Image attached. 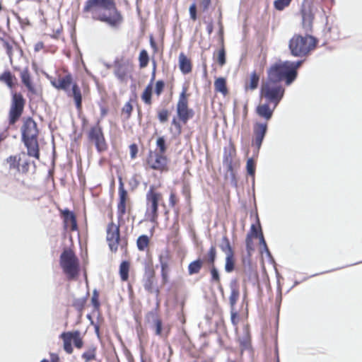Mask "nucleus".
<instances>
[{"mask_svg":"<svg viewBox=\"0 0 362 362\" xmlns=\"http://www.w3.org/2000/svg\"><path fill=\"white\" fill-rule=\"evenodd\" d=\"M302 61L291 62L286 61L276 63L268 71V78L263 82L261 87V96L272 103L274 108L276 107L284 96V89L279 82L284 78L286 84H291L296 78L297 69L301 65Z\"/></svg>","mask_w":362,"mask_h":362,"instance_id":"f257e3e1","label":"nucleus"},{"mask_svg":"<svg viewBox=\"0 0 362 362\" xmlns=\"http://www.w3.org/2000/svg\"><path fill=\"white\" fill-rule=\"evenodd\" d=\"M83 11L90 12L93 18L105 23L112 28H118L123 21L122 16L113 0H88Z\"/></svg>","mask_w":362,"mask_h":362,"instance_id":"f03ea898","label":"nucleus"},{"mask_svg":"<svg viewBox=\"0 0 362 362\" xmlns=\"http://www.w3.org/2000/svg\"><path fill=\"white\" fill-rule=\"evenodd\" d=\"M23 140L28 148L29 156L39 158L37 136L38 129L36 122L30 117L25 119L21 127Z\"/></svg>","mask_w":362,"mask_h":362,"instance_id":"7ed1b4c3","label":"nucleus"},{"mask_svg":"<svg viewBox=\"0 0 362 362\" xmlns=\"http://www.w3.org/2000/svg\"><path fill=\"white\" fill-rule=\"evenodd\" d=\"M316 45V40L311 35L303 37L295 35L289 41V49L292 55L303 57L313 49Z\"/></svg>","mask_w":362,"mask_h":362,"instance_id":"20e7f679","label":"nucleus"},{"mask_svg":"<svg viewBox=\"0 0 362 362\" xmlns=\"http://www.w3.org/2000/svg\"><path fill=\"white\" fill-rule=\"evenodd\" d=\"M51 83L54 88L64 90L69 96H73L77 109H81L82 100L81 90L76 83H72L71 75L54 79L51 81Z\"/></svg>","mask_w":362,"mask_h":362,"instance_id":"39448f33","label":"nucleus"},{"mask_svg":"<svg viewBox=\"0 0 362 362\" xmlns=\"http://www.w3.org/2000/svg\"><path fill=\"white\" fill-rule=\"evenodd\" d=\"M146 216L147 219L153 223H156L158 218V207L163 203V194L154 185L149 187L146 195Z\"/></svg>","mask_w":362,"mask_h":362,"instance_id":"423d86ee","label":"nucleus"},{"mask_svg":"<svg viewBox=\"0 0 362 362\" xmlns=\"http://www.w3.org/2000/svg\"><path fill=\"white\" fill-rule=\"evenodd\" d=\"M60 265L69 279H74L78 274V259L71 250H64L62 253Z\"/></svg>","mask_w":362,"mask_h":362,"instance_id":"0eeeda50","label":"nucleus"},{"mask_svg":"<svg viewBox=\"0 0 362 362\" xmlns=\"http://www.w3.org/2000/svg\"><path fill=\"white\" fill-rule=\"evenodd\" d=\"M88 138L89 142L95 146L98 152H103L107 149L102 128L98 124L90 128L88 133Z\"/></svg>","mask_w":362,"mask_h":362,"instance_id":"6e6552de","label":"nucleus"},{"mask_svg":"<svg viewBox=\"0 0 362 362\" xmlns=\"http://www.w3.org/2000/svg\"><path fill=\"white\" fill-rule=\"evenodd\" d=\"M25 101L22 95L20 94H14L12 99V103L9 111V122L14 124L21 117Z\"/></svg>","mask_w":362,"mask_h":362,"instance_id":"1a4fd4ad","label":"nucleus"},{"mask_svg":"<svg viewBox=\"0 0 362 362\" xmlns=\"http://www.w3.org/2000/svg\"><path fill=\"white\" fill-rule=\"evenodd\" d=\"M177 112L179 118L184 122L187 121L192 116V112L188 109L187 107V98L186 95V89H183L180 95L179 100L177 105Z\"/></svg>","mask_w":362,"mask_h":362,"instance_id":"9d476101","label":"nucleus"},{"mask_svg":"<svg viewBox=\"0 0 362 362\" xmlns=\"http://www.w3.org/2000/svg\"><path fill=\"white\" fill-rule=\"evenodd\" d=\"M119 240V228L117 225L111 223L107 228V241L112 251H116Z\"/></svg>","mask_w":362,"mask_h":362,"instance_id":"9b49d317","label":"nucleus"},{"mask_svg":"<svg viewBox=\"0 0 362 362\" xmlns=\"http://www.w3.org/2000/svg\"><path fill=\"white\" fill-rule=\"evenodd\" d=\"M167 163V158L161 153H151L148 158V165L154 170H163L166 168Z\"/></svg>","mask_w":362,"mask_h":362,"instance_id":"f8f14e48","label":"nucleus"},{"mask_svg":"<svg viewBox=\"0 0 362 362\" xmlns=\"http://www.w3.org/2000/svg\"><path fill=\"white\" fill-rule=\"evenodd\" d=\"M267 129V124L257 123L254 127L255 145L259 149Z\"/></svg>","mask_w":362,"mask_h":362,"instance_id":"ddd939ff","label":"nucleus"},{"mask_svg":"<svg viewBox=\"0 0 362 362\" xmlns=\"http://www.w3.org/2000/svg\"><path fill=\"white\" fill-rule=\"evenodd\" d=\"M302 14V25L305 31H310L313 20V15L310 9L303 8Z\"/></svg>","mask_w":362,"mask_h":362,"instance_id":"4468645a","label":"nucleus"},{"mask_svg":"<svg viewBox=\"0 0 362 362\" xmlns=\"http://www.w3.org/2000/svg\"><path fill=\"white\" fill-rule=\"evenodd\" d=\"M155 70H156V63H153V76L151 78V81L150 83L146 87L145 90H144L142 95H141V99L142 100L148 105H150L151 103V95H152V90H153V81L154 80V75H155Z\"/></svg>","mask_w":362,"mask_h":362,"instance_id":"2eb2a0df","label":"nucleus"},{"mask_svg":"<svg viewBox=\"0 0 362 362\" xmlns=\"http://www.w3.org/2000/svg\"><path fill=\"white\" fill-rule=\"evenodd\" d=\"M119 202L117 206L118 216L119 218H122V216L126 212V199H127V192L124 189L122 186L121 185L119 187Z\"/></svg>","mask_w":362,"mask_h":362,"instance_id":"dca6fc26","label":"nucleus"},{"mask_svg":"<svg viewBox=\"0 0 362 362\" xmlns=\"http://www.w3.org/2000/svg\"><path fill=\"white\" fill-rule=\"evenodd\" d=\"M129 65L128 63H117L115 66V74L116 76L121 81H124L129 71Z\"/></svg>","mask_w":362,"mask_h":362,"instance_id":"f3484780","label":"nucleus"},{"mask_svg":"<svg viewBox=\"0 0 362 362\" xmlns=\"http://www.w3.org/2000/svg\"><path fill=\"white\" fill-rule=\"evenodd\" d=\"M63 214L66 228H70L71 230H76L77 224L74 214L69 211H64Z\"/></svg>","mask_w":362,"mask_h":362,"instance_id":"a211bd4d","label":"nucleus"},{"mask_svg":"<svg viewBox=\"0 0 362 362\" xmlns=\"http://www.w3.org/2000/svg\"><path fill=\"white\" fill-rule=\"evenodd\" d=\"M179 66L183 74H187L191 71V63L183 53L179 55Z\"/></svg>","mask_w":362,"mask_h":362,"instance_id":"6ab92c4d","label":"nucleus"},{"mask_svg":"<svg viewBox=\"0 0 362 362\" xmlns=\"http://www.w3.org/2000/svg\"><path fill=\"white\" fill-rule=\"evenodd\" d=\"M274 109V107L270 109L268 104H262L257 106V112L264 119H269L272 116Z\"/></svg>","mask_w":362,"mask_h":362,"instance_id":"aec40b11","label":"nucleus"},{"mask_svg":"<svg viewBox=\"0 0 362 362\" xmlns=\"http://www.w3.org/2000/svg\"><path fill=\"white\" fill-rule=\"evenodd\" d=\"M214 88L216 91L222 93L223 95H226L228 93L226 81L224 78L220 77L216 79L214 81Z\"/></svg>","mask_w":362,"mask_h":362,"instance_id":"412c9836","label":"nucleus"},{"mask_svg":"<svg viewBox=\"0 0 362 362\" xmlns=\"http://www.w3.org/2000/svg\"><path fill=\"white\" fill-rule=\"evenodd\" d=\"M235 155V151L233 148H225L223 154V164L228 168L230 169L232 166L233 157Z\"/></svg>","mask_w":362,"mask_h":362,"instance_id":"4be33fe9","label":"nucleus"},{"mask_svg":"<svg viewBox=\"0 0 362 362\" xmlns=\"http://www.w3.org/2000/svg\"><path fill=\"white\" fill-rule=\"evenodd\" d=\"M67 334H70L69 337L71 341L74 342L76 347L81 349L83 346V341L78 331L68 332Z\"/></svg>","mask_w":362,"mask_h":362,"instance_id":"5701e85b","label":"nucleus"},{"mask_svg":"<svg viewBox=\"0 0 362 362\" xmlns=\"http://www.w3.org/2000/svg\"><path fill=\"white\" fill-rule=\"evenodd\" d=\"M129 263L124 261L119 266V275L122 281H127L129 278Z\"/></svg>","mask_w":362,"mask_h":362,"instance_id":"b1692460","label":"nucleus"},{"mask_svg":"<svg viewBox=\"0 0 362 362\" xmlns=\"http://www.w3.org/2000/svg\"><path fill=\"white\" fill-rule=\"evenodd\" d=\"M70 334H68L67 332H64L61 334V338L64 341V349L68 354H71L73 351V348L71 346V340L69 337Z\"/></svg>","mask_w":362,"mask_h":362,"instance_id":"393cba45","label":"nucleus"},{"mask_svg":"<svg viewBox=\"0 0 362 362\" xmlns=\"http://www.w3.org/2000/svg\"><path fill=\"white\" fill-rule=\"evenodd\" d=\"M259 76L255 72H253L250 76L249 83L245 84V89L255 90L257 88L259 83Z\"/></svg>","mask_w":362,"mask_h":362,"instance_id":"a878e982","label":"nucleus"},{"mask_svg":"<svg viewBox=\"0 0 362 362\" xmlns=\"http://www.w3.org/2000/svg\"><path fill=\"white\" fill-rule=\"evenodd\" d=\"M21 79L24 85L27 87L29 91L34 93L35 88L30 82V75L27 71H23L21 73Z\"/></svg>","mask_w":362,"mask_h":362,"instance_id":"bb28decb","label":"nucleus"},{"mask_svg":"<svg viewBox=\"0 0 362 362\" xmlns=\"http://www.w3.org/2000/svg\"><path fill=\"white\" fill-rule=\"evenodd\" d=\"M219 247L226 254V255L233 254L229 240L226 237H223L221 243L220 244Z\"/></svg>","mask_w":362,"mask_h":362,"instance_id":"cd10ccee","label":"nucleus"},{"mask_svg":"<svg viewBox=\"0 0 362 362\" xmlns=\"http://www.w3.org/2000/svg\"><path fill=\"white\" fill-rule=\"evenodd\" d=\"M202 267V262L199 259L191 262L188 267V272L189 274H194L199 273Z\"/></svg>","mask_w":362,"mask_h":362,"instance_id":"c85d7f7f","label":"nucleus"},{"mask_svg":"<svg viewBox=\"0 0 362 362\" xmlns=\"http://www.w3.org/2000/svg\"><path fill=\"white\" fill-rule=\"evenodd\" d=\"M96 348L93 346L88 348V349L82 354V358L86 361H90L95 358Z\"/></svg>","mask_w":362,"mask_h":362,"instance_id":"c756f323","label":"nucleus"},{"mask_svg":"<svg viewBox=\"0 0 362 362\" xmlns=\"http://www.w3.org/2000/svg\"><path fill=\"white\" fill-rule=\"evenodd\" d=\"M159 261L161 267V271L169 272V258L168 255L165 252L159 257Z\"/></svg>","mask_w":362,"mask_h":362,"instance_id":"7c9ffc66","label":"nucleus"},{"mask_svg":"<svg viewBox=\"0 0 362 362\" xmlns=\"http://www.w3.org/2000/svg\"><path fill=\"white\" fill-rule=\"evenodd\" d=\"M235 261L233 254L226 255L225 270L227 272H231L234 269Z\"/></svg>","mask_w":362,"mask_h":362,"instance_id":"2f4dec72","label":"nucleus"},{"mask_svg":"<svg viewBox=\"0 0 362 362\" xmlns=\"http://www.w3.org/2000/svg\"><path fill=\"white\" fill-rule=\"evenodd\" d=\"M230 288L231 293L229 300L231 307H233L238 300L240 293L238 289L235 286L231 285Z\"/></svg>","mask_w":362,"mask_h":362,"instance_id":"473e14b6","label":"nucleus"},{"mask_svg":"<svg viewBox=\"0 0 362 362\" xmlns=\"http://www.w3.org/2000/svg\"><path fill=\"white\" fill-rule=\"evenodd\" d=\"M291 1L292 0H275L274 1V6L278 11H283L290 5Z\"/></svg>","mask_w":362,"mask_h":362,"instance_id":"72a5a7b5","label":"nucleus"},{"mask_svg":"<svg viewBox=\"0 0 362 362\" xmlns=\"http://www.w3.org/2000/svg\"><path fill=\"white\" fill-rule=\"evenodd\" d=\"M148 62V55L146 50H142L139 54V65L141 68H144Z\"/></svg>","mask_w":362,"mask_h":362,"instance_id":"f704fd0d","label":"nucleus"},{"mask_svg":"<svg viewBox=\"0 0 362 362\" xmlns=\"http://www.w3.org/2000/svg\"><path fill=\"white\" fill-rule=\"evenodd\" d=\"M148 244V238L146 235H141L137 240V247L139 250H144Z\"/></svg>","mask_w":362,"mask_h":362,"instance_id":"c9c22d12","label":"nucleus"},{"mask_svg":"<svg viewBox=\"0 0 362 362\" xmlns=\"http://www.w3.org/2000/svg\"><path fill=\"white\" fill-rule=\"evenodd\" d=\"M156 146L159 150L158 153L164 154L166 151L167 147L165 145V141L163 137H159L158 138L156 141Z\"/></svg>","mask_w":362,"mask_h":362,"instance_id":"e433bc0d","label":"nucleus"},{"mask_svg":"<svg viewBox=\"0 0 362 362\" xmlns=\"http://www.w3.org/2000/svg\"><path fill=\"white\" fill-rule=\"evenodd\" d=\"M247 173L252 177L254 180V176L255 173V164L252 158H249L247 161Z\"/></svg>","mask_w":362,"mask_h":362,"instance_id":"4c0bfd02","label":"nucleus"},{"mask_svg":"<svg viewBox=\"0 0 362 362\" xmlns=\"http://www.w3.org/2000/svg\"><path fill=\"white\" fill-rule=\"evenodd\" d=\"M13 76L8 71L4 72L1 76L0 79L4 81L9 87L13 84Z\"/></svg>","mask_w":362,"mask_h":362,"instance_id":"58836bf2","label":"nucleus"},{"mask_svg":"<svg viewBox=\"0 0 362 362\" xmlns=\"http://www.w3.org/2000/svg\"><path fill=\"white\" fill-rule=\"evenodd\" d=\"M217 61L221 66L226 64V52L223 45L218 52Z\"/></svg>","mask_w":362,"mask_h":362,"instance_id":"ea45409f","label":"nucleus"},{"mask_svg":"<svg viewBox=\"0 0 362 362\" xmlns=\"http://www.w3.org/2000/svg\"><path fill=\"white\" fill-rule=\"evenodd\" d=\"M211 280L220 286V276L218 270L213 265L211 268Z\"/></svg>","mask_w":362,"mask_h":362,"instance_id":"a19ab883","label":"nucleus"},{"mask_svg":"<svg viewBox=\"0 0 362 362\" xmlns=\"http://www.w3.org/2000/svg\"><path fill=\"white\" fill-rule=\"evenodd\" d=\"M216 256V251L214 246H211L207 255L208 262L214 264Z\"/></svg>","mask_w":362,"mask_h":362,"instance_id":"79ce46f5","label":"nucleus"},{"mask_svg":"<svg viewBox=\"0 0 362 362\" xmlns=\"http://www.w3.org/2000/svg\"><path fill=\"white\" fill-rule=\"evenodd\" d=\"M158 119L160 122H165L168 119V112L166 110H162L158 113Z\"/></svg>","mask_w":362,"mask_h":362,"instance_id":"37998d69","label":"nucleus"},{"mask_svg":"<svg viewBox=\"0 0 362 362\" xmlns=\"http://www.w3.org/2000/svg\"><path fill=\"white\" fill-rule=\"evenodd\" d=\"M259 243L260 244L262 245L263 247V250L264 251L269 255L270 256V252L269 251V249L267 246V244H266V242L264 240V238L263 237V235L262 233H259Z\"/></svg>","mask_w":362,"mask_h":362,"instance_id":"c03bdc74","label":"nucleus"},{"mask_svg":"<svg viewBox=\"0 0 362 362\" xmlns=\"http://www.w3.org/2000/svg\"><path fill=\"white\" fill-rule=\"evenodd\" d=\"M164 88V83L162 81H158L156 83L155 91L158 95H159Z\"/></svg>","mask_w":362,"mask_h":362,"instance_id":"a18cd8bd","label":"nucleus"},{"mask_svg":"<svg viewBox=\"0 0 362 362\" xmlns=\"http://www.w3.org/2000/svg\"><path fill=\"white\" fill-rule=\"evenodd\" d=\"M189 14L190 17L192 20L195 21L197 19V8L194 4H192L189 7Z\"/></svg>","mask_w":362,"mask_h":362,"instance_id":"49530a36","label":"nucleus"},{"mask_svg":"<svg viewBox=\"0 0 362 362\" xmlns=\"http://www.w3.org/2000/svg\"><path fill=\"white\" fill-rule=\"evenodd\" d=\"M155 332L157 335L161 334L162 325L160 320H156L155 321Z\"/></svg>","mask_w":362,"mask_h":362,"instance_id":"de8ad7c7","label":"nucleus"},{"mask_svg":"<svg viewBox=\"0 0 362 362\" xmlns=\"http://www.w3.org/2000/svg\"><path fill=\"white\" fill-rule=\"evenodd\" d=\"M7 162L9 163L11 168L18 167L17 159L15 156H11L7 159Z\"/></svg>","mask_w":362,"mask_h":362,"instance_id":"09e8293b","label":"nucleus"},{"mask_svg":"<svg viewBox=\"0 0 362 362\" xmlns=\"http://www.w3.org/2000/svg\"><path fill=\"white\" fill-rule=\"evenodd\" d=\"M98 293L96 291H93V296H92V298H91V300H92V303H93V305L97 307L98 306Z\"/></svg>","mask_w":362,"mask_h":362,"instance_id":"8fccbe9b","label":"nucleus"},{"mask_svg":"<svg viewBox=\"0 0 362 362\" xmlns=\"http://www.w3.org/2000/svg\"><path fill=\"white\" fill-rule=\"evenodd\" d=\"M238 315L237 313L235 312L233 310V309H232V310H231V321H232V323L233 325H236L238 323Z\"/></svg>","mask_w":362,"mask_h":362,"instance_id":"3c124183","label":"nucleus"},{"mask_svg":"<svg viewBox=\"0 0 362 362\" xmlns=\"http://www.w3.org/2000/svg\"><path fill=\"white\" fill-rule=\"evenodd\" d=\"M211 4V0H202L201 2V7L204 11L208 9L209 5Z\"/></svg>","mask_w":362,"mask_h":362,"instance_id":"603ef678","label":"nucleus"},{"mask_svg":"<svg viewBox=\"0 0 362 362\" xmlns=\"http://www.w3.org/2000/svg\"><path fill=\"white\" fill-rule=\"evenodd\" d=\"M251 235V237H258V231H257V228L255 227V225H252L251 226V231H250V233L249 234Z\"/></svg>","mask_w":362,"mask_h":362,"instance_id":"864d4df0","label":"nucleus"},{"mask_svg":"<svg viewBox=\"0 0 362 362\" xmlns=\"http://www.w3.org/2000/svg\"><path fill=\"white\" fill-rule=\"evenodd\" d=\"M132 110V107L130 104L127 103L123 108V111L127 112L128 115H130L131 112Z\"/></svg>","mask_w":362,"mask_h":362,"instance_id":"5fc2aeb1","label":"nucleus"},{"mask_svg":"<svg viewBox=\"0 0 362 362\" xmlns=\"http://www.w3.org/2000/svg\"><path fill=\"white\" fill-rule=\"evenodd\" d=\"M246 245H247V250L251 249V247H252V237H251L250 235H247V236Z\"/></svg>","mask_w":362,"mask_h":362,"instance_id":"6e6d98bb","label":"nucleus"},{"mask_svg":"<svg viewBox=\"0 0 362 362\" xmlns=\"http://www.w3.org/2000/svg\"><path fill=\"white\" fill-rule=\"evenodd\" d=\"M130 148H131V156H132V158H134L135 155L136 153V151H137L136 146L134 144H133V145L130 146Z\"/></svg>","mask_w":362,"mask_h":362,"instance_id":"4d7b16f0","label":"nucleus"},{"mask_svg":"<svg viewBox=\"0 0 362 362\" xmlns=\"http://www.w3.org/2000/svg\"><path fill=\"white\" fill-rule=\"evenodd\" d=\"M172 122H173V124L175 125V127L177 128L178 133H180L181 127H180V124L178 123V122L176 120V119H173Z\"/></svg>","mask_w":362,"mask_h":362,"instance_id":"13d9d810","label":"nucleus"},{"mask_svg":"<svg viewBox=\"0 0 362 362\" xmlns=\"http://www.w3.org/2000/svg\"><path fill=\"white\" fill-rule=\"evenodd\" d=\"M175 197L174 195V194L171 193L170 196V199H169V202H170V204L173 206L175 204Z\"/></svg>","mask_w":362,"mask_h":362,"instance_id":"bf43d9fd","label":"nucleus"},{"mask_svg":"<svg viewBox=\"0 0 362 362\" xmlns=\"http://www.w3.org/2000/svg\"><path fill=\"white\" fill-rule=\"evenodd\" d=\"M168 272H169L161 271V274L164 282L168 281Z\"/></svg>","mask_w":362,"mask_h":362,"instance_id":"052dcab7","label":"nucleus"},{"mask_svg":"<svg viewBox=\"0 0 362 362\" xmlns=\"http://www.w3.org/2000/svg\"><path fill=\"white\" fill-rule=\"evenodd\" d=\"M50 356H51L52 362H57L58 361L59 357L57 354H51Z\"/></svg>","mask_w":362,"mask_h":362,"instance_id":"680f3d73","label":"nucleus"},{"mask_svg":"<svg viewBox=\"0 0 362 362\" xmlns=\"http://www.w3.org/2000/svg\"><path fill=\"white\" fill-rule=\"evenodd\" d=\"M207 31L209 33V34H211L213 31V25L211 23H209L208 25H207Z\"/></svg>","mask_w":362,"mask_h":362,"instance_id":"e2e57ef3","label":"nucleus"},{"mask_svg":"<svg viewBox=\"0 0 362 362\" xmlns=\"http://www.w3.org/2000/svg\"><path fill=\"white\" fill-rule=\"evenodd\" d=\"M110 13H111V11H105V12H104V15L106 16V18H109L110 16H111Z\"/></svg>","mask_w":362,"mask_h":362,"instance_id":"0e129e2a","label":"nucleus"},{"mask_svg":"<svg viewBox=\"0 0 362 362\" xmlns=\"http://www.w3.org/2000/svg\"><path fill=\"white\" fill-rule=\"evenodd\" d=\"M151 43L152 46H154V42H153V40H151Z\"/></svg>","mask_w":362,"mask_h":362,"instance_id":"69168bd1","label":"nucleus"},{"mask_svg":"<svg viewBox=\"0 0 362 362\" xmlns=\"http://www.w3.org/2000/svg\"><path fill=\"white\" fill-rule=\"evenodd\" d=\"M41 362H49V361L47 360L44 359Z\"/></svg>","mask_w":362,"mask_h":362,"instance_id":"338daca9","label":"nucleus"}]
</instances>
